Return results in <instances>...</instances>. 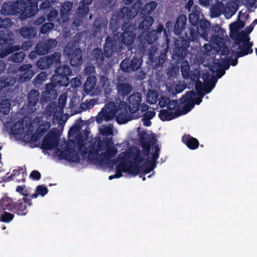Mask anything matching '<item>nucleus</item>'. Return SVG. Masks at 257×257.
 Returning <instances> with one entry per match:
<instances>
[{"mask_svg": "<svg viewBox=\"0 0 257 257\" xmlns=\"http://www.w3.org/2000/svg\"><path fill=\"white\" fill-rule=\"evenodd\" d=\"M122 33H116L113 35V38L108 36L105 39V42L103 46L105 56L109 58L111 57L113 52H118L121 51L123 45L129 46L134 42L136 34L134 31L127 30V27L122 29Z\"/></svg>", "mask_w": 257, "mask_h": 257, "instance_id": "1", "label": "nucleus"}, {"mask_svg": "<svg viewBox=\"0 0 257 257\" xmlns=\"http://www.w3.org/2000/svg\"><path fill=\"white\" fill-rule=\"evenodd\" d=\"M141 7L142 3L139 1L134 3L130 9L123 7L114 14L110 18L109 24L112 32H116L120 25L122 26V29L127 27V30L133 31L135 26H131L129 22L138 14Z\"/></svg>", "mask_w": 257, "mask_h": 257, "instance_id": "2", "label": "nucleus"}, {"mask_svg": "<svg viewBox=\"0 0 257 257\" xmlns=\"http://www.w3.org/2000/svg\"><path fill=\"white\" fill-rule=\"evenodd\" d=\"M142 95L140 92H134L127 98L126 101H120L118 104L119 112L116 116L119 124H124L133 118L132 114L137 112L141 106Z\"/></svg>", "mask_w": 257, "mask_h": 257, "instance_id": "3", "label": "nucleus"}, {"mask_svg": "<svg viewBox=\"0 0 257 257\" xmlns=\"http://www.w3.org/2000/svg\"><path fill=\"white\" fill-rule=\"evenodd\" d=\"M14 43V36L11 31H0V58H3L21 48L24 51L28 50L34 44L32 40L23 42L21 47L19 45L13 46Z\"/></svg>", "mask_w": 257, "mask_h": 257, "instance_id": "4", "label": "nucleus"}, {"mask_svg": "<svg viewBox=\"0 0 257 257\" xmlns=\"http://www.w3.org/2000/svg\"><path fill=\"white\" fill-rule=\"evenodd\" d=\"M141 146L143 149V152L136 148L133 153L134 162H132V169L135 172V175H138L141 172L142 167L140 165L143 162L145 157H148L150 154L151 147L156 144L157 140L155 137L148 138V135L144 133L141 134L140 137Z\"/></svg>", "mask_w": 257, "mask_h": 257, "instance_id": "5", "label": "nucleus"}, {"mask_svg": "<svg viewBox=\"0 0 257 257\" xmlns=\"http://www.w3.org/2000/svg\"><path fill=\"white\" fill-rule=\"evenodd\" d=\"M1 14L3 15L19 16L22 20L30 18L24 0L17 1L15 2H11L4 3L1 10Z\"/></svg>", "mask_w": 257, "mask_h": 257, "instance_id": "6", "label": "nucleus"}, {"mask_svg": "<svg viewBox=\"0 0 257 257\" xmlns=\"http://www.w3.org/2000/svg\"><path fill=\"white\" fill-rule=\"evenodd\" d=\"M195 27L197 29L190 28L189 31L185 33V37L192 42H195L197 40L198 35H200L205 41H208L209 34L211 32L210 23L207 20H202Z\"/></svg>", "mask_w": 257, "mask_h": 257, "instance_id": "7", "label": "nucleus"}, {"mask_svg": "<svg viewBox=\"0 0 257 257\" xmlns=\"http://www.w3.org/2000/svg\"><path fill=\"white\" fill-rule=\"evenodd\" d=\"M190 41H191L186 37V39L176 40L175 42L172 58L176 66L179 67V63L185 58L188 53V48Z\"/></svg>", "mask_w": 257, "mask_h": 257, "instance_id": "8", "label": "nucleus"}, {"mask_svg": "<svg viewBox=\"0 0 257 257\" xmlns=\"http://www.w3.org/2000/svg\"><path fill=\"white\" fill-rule=\"evenodd\" d=\"M71 73L72 70L69 65H60L55 70V74L52 76L53 81L60 86L66 87L69 85V76Z\"/></svg>", "mask_w": 257, "mask_h": 257, "instance_id": "9", "label": "nucleus"}, {"mask_svg": "<svg viewBox=\"0 0 257 257\" xmlns=\"http://www.w3.org/2000/svg\"><path fill=\"white\" fill-rule=\"evenodd\" d=\"M103 149V146H101V138H96L95 142L92 143L87 148L86 152L88 160L97 165H102V162L100 160L102 159V157H100L101 154H99V153L102 151Z\"/></svg>", "mask_w": 257, "mask_h": 257, "instance_id": "10", "label": "nucleus"}, {"mask_svg": "<svg viewBox=\"0 0 257 257\" xmlns=\"http://www.w3.org/2000/svg\"><path fill=\"white\" fill-rule=\"evenodd\" d=\"M61 54L56 52L49 56L41 57L37 62V67L42 70L50 68L52 65L56 66L61 63Z\"/></svg>", "mask_w": 257, "mask_h": 257, "instance_id": "11", "label": "nucleus"}, {"mask_svg": "<svg viewBox=\"0 0 257 257\" xmlns=\"http://www.w3.org/2000/svg\"><path fill=\"white\" fill-rule=\"evenodd\" d=\"M101 146H103V151L106 150L104 153H101L102 159H100L102 164H104L105 161L114 157L117 153V150L114 146L112 138H103L101 139Z\"/></svg>", "mask_w": 257, "mask_h": 257, "instance_id": "12", "label": "nucleus"}, {"mask_svg": "<svg viewBox=\"0 0 257 257\" xmlns=\"http://www.w3.org/2000/svg\"><path fill=\"white\" fill-rule=\"evenodd\" d=\"M143 63V59L141 57L134 56L132 59L125 58L120 64V67L122 71L131 73L139 70Z\"/></svg>", "mask_w": 257, "mask_h": 257, "instance_id": "13", "label": "nucleus"}, {"mask_svg": "<svg viewBox=\"0 0 257 257\" xmlns=\"http://www.w3.org/2000/svg\"><path fill=\"white\" fill-rule=\"evenodd\" d=\"M211 32L213 33L209 34L210 41L219 47H222L225 43V38L227 37L225 30L218 25H216L211 28Z\"/></svg>", "mask_w": 257, "mask_h": 257, "instance_id": "14", "label": "nucleus"}, {"mask_svg": "<svg viewBox=\"0 0 257 257\" xmlns=\"http://www.w3.org/2000/svg\"><path fill=\"white\" fill-rule=\"evenodd\" d=\"M33 205L32 200L26 197H23L16 202H13V205L9 209V211L19 216H25L28 213V206Z\"/></svg>", "mask_w": 257, "mask_h": 257, "instance_id": "15", "label": "nucleus"}, {"mask_svg": "<svg viewBox=\"0 0 257 257\" xmlns=\"http://www.w3.org/2000/svg\"><path fill=\"white\" fill-rule=\"evenodd\" d=\"M126 154L121 153L119 155V159L121 161L120 163L116 167V176L119 178L122 176V172L128 173L130 174L135 175V172L132 169V161H127L125 159Z\"/></svg>", "mask_w": 257, "mask_h": 257, "instance_id": "16", "label": "nucleus"}, {"mask_svg": "<svg viewBox=\"0 0 257 257\" xmlns=\"http://www.w3.org/2000/svg\"><path fill=\"white\" fill-rule=\"evenodd\" d=\"M40 95L38 90L31 89L27 96L26 109L29 114L35 113L39 108L38 104L40 102Z\"/></svg>", "mask_w": 257, "mask_h": 257, "instance_id": "17", "label": "nucleus"}, {"mask_svg": "<svg viewBox=\"0 0 257 257\" xmlns=\"http://www.w3.org/2000/svg\"><path fill=\"white\" fill-rule=\"evenodd\" d=\"M239 43H235L237 45H239V51H234L233 54H237V57H242L250 54L253 53V49L252 46L253 43L249 42L250 37L249 36H246V38H242L239 39Z\"/></svg>", "mask_w": 257, "mask_h": 257, "instance_id": "18", "label": "nucleus"}, {"mask_svg": "<svg viewBox=\"0 0 257 257\" xmlns=\"http://www.w3.org/2000/svg\"><path fill=\"white\" fill-rule=\"evenodd\" d=\"M58 42L55 39H49L39 42L37 44V49L39 55H43L53 51L56 47Z\"/></svg>", "mask_w": 257, "mask_h": 257, "instance_id": "19", "label": "nucleus"}, {"mask_svg": "<svg viewBox=\"0 0 257 257\" xmlns=\"http://www.w3.org/2000/svg\"><path fill=\"white\" fill-rule=\"evenodd\" d=\"M101 110L103 111V118H104L105 121L110 120L114 117H116L119 112L118 105H116L113 101L106 104L105 108H103Z\"/></svg>", "mask_w": 257, "mask_h": 257, "instance_id": "20", "label": "nucleus"}, {"mask_svg": "<svg viewBox=\"0 0 257 257\" xmlns=\"http://www.w3.org/2000/svg\"><path fill=\"white\" fill-rule=\"evenodd\" d=\"M59 157L70 162L79 163L80 158L75 148L68 147L60 152Z\"/></svg>", "mask_w": 257, "mask_h": 257, "instance_id": "21", "label": "nucleus"}, {"mask_svg": "<svg viewBox=\"0 0 257 257\" xmlns=\"http://www.w3.org/2000/svg\"><path fill=\"white\" fill-rule=\"evenodd\" d=\"M58 145L56 134L53 132H49L42 141L41 148L45 150H52Z\"/></svg>", "mask_w": 257, "mask_h": 257, "instance_id": "22", "label": "nucleus"}, {"mask_svg": "<svg viewBox=\"0 0 257 257\" xmlns=\"http://www.w3.org/2000/svg\"><path fill=\"white\" fill-rule=\"evenodd\" d=\"M141 44L143 47L146 45H151L154 43L158 38L157 32L153 30L151 31H146V33L142 32L139 37Z\"/></svg>", "mask_w": 257, "mask_h": 257, "instance_id": "23", "label": "nucleus"}, {"mask_svg": "<svg viewBox=\"0 0 257 257\" xmlns=\"http://www.w3.org/2000/svg\"><path fill=\"white\" fill-rule=\"evenodd\" d=\"M67 54L70 56V63L72 66H79L83 62L82 50L80 48H76L73 50L71 49Z\"/></svg>", "mask_w": 257, "mask_h": 257, "instance_id": "24", "label": "nucleus"}, {"mask_svg": "<svg viewBox=\"0 0 257 257\" xmlns=\"http://www.w3.org/2000/svg\"><path fill=\"white\" fill-rule=\"evenodd\" d=\"M239 27L236 22L230 25V37L234 41V43H239V39L246 38L247 34L244 31L239 32Z\"/></svg>", "mask_w": 257, "mask_h": 257, "instance_id": "25", "label": "nucleus"}, {"mask_svg": "<svg viewBox=\"0 0 257 257\" xmlns=\"http://www.w3.org/2000/svg\"><path fill=\"white\" fill-rule=\"evenodd\" d=\"M31 64H24L21 66L18 70L22 73L19 77V80L21 82H25L30 80L34 76V72L31 69Z\"/></svg>", "mask_w": 257, "mask_h": 257, "instance_id": "26", "label": "nucleus"}, {"mask_svg": "<svg viewBox=\"0 0 257 257\" xmlns=\"http://www.w3.org/2000/svg\"><path fill=\"white\" fill-rule=\"evenodd\" d=\"M187 23V17L185 15H180L177 18L174 27V31L176 35H180L185 29Z\"/></svg>", "mask_w": 257, "mask_h": 257, "instance_id": "27", "label": "nucleus"}, {"mask_svg": "<svg viewBox=\"0 0 257 257\" xmlns=\"http://www.w3.org/2000/svg\"><path fill=\"white\" fill-rule=\"evenodd\" d=\"M91 58L92 61H95L97 66H101L104 62L105 54L101 49L96 48L91 51L90 53Z\"/></svg>", "mask_w": 257, "mask_h": 257, "instance_id": "28", "label": "nucleus"}, {"mask_svg": "<svg viewBox=\"0 0 257 257\" xmlns=\"http://www.w3.org/2000/svg\"><path fill=\"white\" fill-rule=\"evenodd\" d=\"M153 153L151 154L152 158L150 159L148 157L146 159L145 161V164H144L146 166L150 167H154V169L155 168L156 166V163L157 160L159 157V152L160 151V148L157 144H156L152 148Z\"/></svg>", "mask_w": 257, "mask_h": 257, "instance_id": "29", "label": "nucleus"}, {"mask_svg": "<svg viewBox=\"0 0 257 257\" xmlns=\"http://www.w3.org/2000/svg\"><path fill=\"white\" fill-rule=\"evenodd\" d=\"M182 142L190 149L194 150L199 146L198 140L189 134H185L182 137Z\"/></svg>", "mask_w": 257, "mask_h": 257, "instance_id": "30", "label": "nucleus"}, {"mask_svg": "<svg viewBox=\"0 0 257 257\" xmlns=\"http://www.w3.org/2000/svg\"><path fill=\"white\" fill-rule=\"evenodd\" d=\"M19 34L24 39L30 40L36 36L37 32L33 27L24 26L19 29Z\"/></svg>", "mask_w": 257, "mask_h": 257, "instance_id": "31", "label": "nucleus"}, {"mask_svg": "<svg viewBox=\"0 0 257 257\" xmlns=\"http://www.w3.org/2000/svg\"><path fill=\"white\" fill-rule=\"evenodd\" d=\"M140 17L143 19V20L139 24V29L141 31V33L142 32L146 33V31H148L150 29L152 25L154 22V18L146 14L140 16Z\"/></svg>", "mask_w": 257, "mask_h": 257, "instance_id": "32", "label": "nucleus"}, {"mask_svg": "<svg viewBox=\"0 0 257 257\" xmlns=\"http://www.w3.org/2000/svg\"><path fill=\"white\" fill-rule=\"evenodd\" d=\"M199 7L195 5L193 8L192 12L189 15V21L191 25L196 27L203 19H200Z\"/></svg>", "mask_w": 257, "mask_h": 257, "instance_id": "33", "label": "nucleus"}, {"mask_svg": "<svg viewBox=\"0 0 257 257\" xmlns=\"http://www.w3.org/2000/svg\"><path fill=\"white\" fill-rule=\"evenodd\" d=\"M118 93L123 98L131 93L133 88L132 86L125 82H119L116 85Z\"/></svg>", "mask_w": 257, "mask_h": 257, "instance_id": "34", "label": "nucleus"}, {"mask_svg": "<svg viewBox=\"0 0 257 257\" xmlns=\"http://www.w3.org/2000/svg\"><path fill=\"white\" fill-rule=\"evenodd\" d=\"M52 82L47 84L46 85V90L44 92L45 96L47 98H48L49 100L52 99H54L57 96V91L55 88L57 85H59L57 83H56L53 79H51Z\"/></svg>", "mask_w": 257, "mask_h": 257, "instance_id": "35", "label": "nucleus"}, {"mask_svg": "<svg viewBox=\"0 0 257 257\" xmlns=\"http://www.w3.org/2000/svg\"><path fill=\"white\" fill-rule=\"evenodd\" d=\"M73 5L72 2L66 1L61 6L60 14L61 17L63 19V22L68 20Z\"/></svg>", "mask_w": 257, "mask_h": 257, "instance_id": "36", "label": "nucleus"}, {"mask_svg": "<svg viewBox=\"0 0 257 257\" xmlns=\"http://www.w3.org/2000/svg\"><path fill=\"white\" fill-rule=\"evenodd\" d=\"M180 115L181 113H178L177 111L173 112L165 109H161L159 113L160 119L163 121L171 120Z\"/></svg>", "mask_w": 257, "mask_h": 257, "instance_id": "37", "label": "nucleus"}, {"mask_svg": "<svg viewBox=\"0 0 257 257\" xmlns=\"http://www.w3.org/2000/svg\"><path fill=\"white\" fill-rule=\"evenodd\" d=\"M96 78L94 75L88 76L84 85V90L87 94L90 93L95 87Z\"/></svg>", "mask_w": 257, "mask_h": 257, "instance_id": "38", "label": "nucleus"}, {"mask_svg": "<svg viewBox=\"0 0 257 257\" xmlns=\"http://www.w3.org/2000/svg\"><path fill=\"white\" fill-rule=\"evenodd\" d=\"M107 26V23L102 18H99L96 19L93 24V31L94 35H96L97 33L101 31L104 27Z\"/></svg>", "mask_w": 257, "mask_h": 257, "instance_id": "39", "label": "nucleus"}, {"mask_svg": "<svg viewBox=\"0 0 257 257\" xmlns=\"http://www.w3.org/2000/svg\"><path fill=\"white\" fill-rule=\"evenodd\" d=\"M157 3L155 1H151L148 4L145 5L141 10L140 15H150L156 8Z\"/></svg>", "mask_w": 257, "mask_h": 257, "instance_id": "40", "label": "nucleus"}, {"mask_svg": "<svg viewBox=\"0 0 257 257\" xmlns=\"http://www.w3.org/2000/svg\"><path fill=\"white\" fill-rule=\"evenodd\" d=\"M149 56H150V57L151 62L152 63L156 62L155 63V65L158 67L162 66L167 59V54L166 52L161 53V54L159 55L158 61L157 58H155L156 60H155L154 58L152 57V56H155L154 54L150 53H149Z\"/></svg>", "mask_w": 257, "mask_h": 257, "instance_id": "41", "label": "nucleus"}, {"mask_svg": "<svg viewBox=\"0 0 257 257\" xmlns=\"http://www.w3.org/2000/svg\"><path fill=\"white\" fill-rule=\"evenodd\" d=\"M13 199L8 196H4L0 200V207L3 210H8L13 205Z\"/></svg>", "mask_w": 257, "mask_h": 257, "instance_id": "42", "label": "nucleus"}, {"mask_svg": "<svg viewBox=\"0 0 257 257\" xmlns=\"http://www.w3.org/2000/svg\"><path fill=\"white\" fill-rule=\"evenodd\" d=\"M159 94L156 90H149L147 95V101L148 103L154 104L158 100Z\"/></svg>", "mask_w": 257, "mask_h": 257, "instance_id": "43", "label": "nucleus"}, {"mask_svg": "<svg viewBox=\"0 0 257 257\" xmlns=\"http://www.w3.org/2000/svg\"><path fill=\"white\" fill-rule=\"evenodd\" d=\"M180 64V69L182 73V76L184 78H189V73L190 72V67L188 62L186 60L183 59L182 61H181Z\"/></svg>", "mask_w": 257, "mask_h": 257, "instance_id": "44", "label": "nucleus"}, {"mask_svg": "<svg viewBox=\"0 0 257 257\" xmlns=\"http://www.w3.org/2000/svg\"><path fill=\"white\" fill-rule=\"evenodd\" d=\"M24 130L23 121L19 120L14 123L11 128L12 133L14 135H18L22 133Z\"/></svg>", "mask_w": 257, "mask_h": 257, "instance_id": "45", "label": "nucleus"}, {"mask_svg": "<svg viewBox=\"0 0 257 257\" xmlns=\"http://www.w3.org/2000/svg\"><path fill=\"white\" fill-rule=\"evenodd\" d=\"M89 11V7L80 4L75 12V14L79 18H83L87 16Z\"/></svg>", "mask_w": 257, "mask_h": 257, "instance_id": "46", "label": "nucleus"}, {"mask_svg": "<svg viewBox=\"0 0 257 257\" xmlns=\"http://www.w3.org/2000/svg\"><path fill=\"white\" fill-rule=\"evenodd\" d=\"M25 53L23 51L18 52L12 54L9 57L8 60L15 63L21 62L25 57Z\"/></svg>", "mask_w": 257, "mask_h": 257, "instance_id": "47", "label": "nucleus"}, {"mask_svg": "<svg viewBox=\"0 0 257 257\" xmlns=\"http://www.w3.org/2000/svg\"><path fill=\"white\" fill-rule=\"evenodd\" d=\"M196 95V93L193 90L186 92V93L184 95H182L181 98L180 99V103L184 104L186 102H193V99Z\"/></svg>", "mask_w": 257, "mask_h": 257, "instance_id": "48", "label": "nucleus"}, {"mask_svg": "<svg viewBox=\"0 0 257 257\" xmlns=\"http://www.w3.org/2000/svg\"><path fill=\"white\" fill-rule=\"evenodd\" d=\"M48 192V189L44 185H38L36 189L35 192L32 195V199L37 198L38 195L44 196Z\"/></svg>", "mask_w": 257, "mask_h": 257, "instance_id": "49", "label": "nucleus"}, {"mask_svg": "<svg viewBox=\"0 0 257 257\" xmlns=\"http://www.w3.org/2000/svg\"><path fill=\"white\" fill-rule=\"evenodd\" d=\"M76 141L77 144V149L79 152L80 153L82 157H84L86 156L87 148L84 143V141L82 138H76Z\"/></svg>", "mask_w": 257, "mask_h": 257, "instance_id": "50", "label": "nucleus"}, {"mask_svg": "<svg viewBox=\"0 0 257 257\" xmlns=\"http://www.w3.org/2000/svg\"><path fill=\"white\" fill-rule=\"evenodd\" d=\"M25 185L23 186H18L16 188V191L19 193L21 195L24 196L23 197H26L32 200V194L31 193L30 191L28 190H26Z\"/></svg>", "mask_w": 257, "mask_h": 257, "instance_id": "51", "label": "nucleus"}, {"mask_svg": "<svg viewBox=\"0 0 257 257\" xmlns=\"http://www.w3.org/2000/svg\"><path fill=\"white\" fill-rule=\"evenodd\" d=\"M99 84L104 89H107L110 86V80L107 77L106 73L103 75H99Z\"/></svg>", "mask_w": 257, "mask_h": 257, "instance_id": "52", "label": "nucleus"}, {"mask_svg": "<svg viewBox=\"0 0 257 257\" xmlns=\"http://www.w3.org/2000/svg\"><path fill=\"white\" fill-rule=\"evenodd\" d=\"M11 104L8 100H3L0 102V112L4 115L8 114L10 110Z\"/></svg>", "mask_w": 257, "mask_h": 257, "instance_id": "53", "label": "nucleus"}, {"mask_svg": "<svg viewBox=\"0 0 257 257\" xmlns=\"http://www.w3.org/2000/svg\"><path fill=\"white\" fill-rule=\"evenodd\" d=\"M184 104L182 110L179 109L177 110L178 113H181V115L187 113L194 107V103L193 102H186Z\"/></svg>", "mask_w": 257, "mask_h": 257, "instance_id": "54", "label": "nucleus"}, {"mask_svg": "<svg viewBox=\"0 0 257 257\" xmlns=\"http://www.w3.org/2000/svg\"><path fill=\"white\" fill-rule=\"evenodd\" d=\"M213 80L212 82L204 83L203 93H204V95L210 93L215 87V84L217 81V78H213Z\"/></svg>", "mask_w": 257, "mask_h": 257, "instance_id": "55", "label": "nucleus"}, {"mask_svg": "<svg viewBox=\"0 0 257 257\" xmlns=\"http://www.w3.org/2000/svg\"><path fill=\"white\" fill-rule=\"evenodd\" d=\"M58 11L57 10H51L47 15V20L51 23L53 22L60 23V20L58 19Z\"/></svg>", "mask_w": 257, "mask_h": 257, "instance_id": "56", "label": "nucleus"}, {"mask_svg": "<svg viewBox=\"0 0 257 257\" xmlns=\"http://www.w3.org/2000/svg\"><path fill=\"white\" fill-rule=\"evenodd\" d=\"M14 218V214L4 210L0 216V221L5 223H9Z\"/></svg>", "mask_w": 257, "mask_h": 257, "instance_id": "57", "label": "nucleus"}, {"mask_svg": "<svg viewBox=\"0 0 257 257\" xmlns=\"http://www.w3.org/2000/svg\"><path fill=\"white\" fill-rule=\"evenodd\" d=\"M100 133L103 136L108 137L113 135V130L112 127L107 125H104L99 130Z\"/></svg>", "mask_w": 257, "mask_h": 257, "instance_id": "58", "label": "nucleus"}, {"mask_svg": "<svg viewBox=\"0 0 257 257\" xmlns=\"http://www.w3.org/2000/svg\"><path fill=\"white\" fill-rule=\"evenodd\" d=\"M54 27V24L53 23L49 22L44 24L40 29V33L42 34H46Z\"/></svg>", "mask_w": 257, "mask_h": 257, "instance_id": "59", "label": "nucleus"}, {"mask_svg": "<svg viewBox=\"0 0 257 257\" xmlns=\"http://www.w3.org/2000/svg\"><path fill=\"white\" fill-rule=\"evenodd\" d=\"M12 21L9 18H0V29L5 28L4 30H8L7 28H10L12 26Z\"/></svg>", "mask_w": 257, "mask_h": 257, "instance_id": "60", "label": "nucleus"}, {"mask_svg": "<svg viewBox=\"0 0 257 257\" xmlns=\"http://www.w3.org/2000/svg\"><path fill=\"white\" fill-rule=\"evenodd\" d=\"M50 124L49 122H46L40 126V127L37 130V132L40 136V137H42L46 133V131L49 128Z\"/></svg>", "mask_w": 257, "mask_h": 257, "instance_id": "61", "label": "nucleus"}, {"mask_svg": "<svg viewBox=\"0 0 257 257\" xmlns=\"http://www.w3.org/2000/svg\"><path fill=\"white\" fill-rule=\"evenodd\" d=\"M180 107V105L179 104L178 101L177 100H171L170 102L168 103V104L167 105V109L172 110H174L177 111L178 109H179V108Z\"/></svg>", "mask_w": 257, "mask_h": 257, "instance_id": "62", "label": "nucleus"}, {"mask_svg": "<svg viewBox=\"0 0 257 257\" xmlns=\"http://www.w3.org/2000/svg\"><path fill=\"white\" fill-rule=\"evenodd\" d=\"M189 77L190 79L193 82H197V81L199 80V78L200 77V71L197 69H195L193 71H191L189 73Z\"/></svg>", "mask_w": 257, "mask_h": 257, "instance_id": "63", "label": "nucleus"}, {"mask_svg": "<svg viewBox=\"0 0 257 257\" xmlns=\"http://www.w3.org/2000/svg\"><path fill=\"white\" fill-rule=\"evenodd\" d=\"M170 102V99L167 96H161L159 99V105L161 108L167 107L168 103Z\"/></svg>", "mask_w": 257, "mask_h": 257, "instance_id": "64", "label": "nucleus"}]
</instances>
